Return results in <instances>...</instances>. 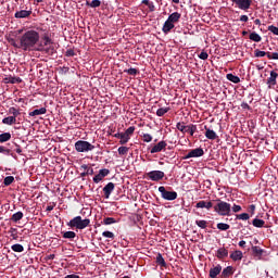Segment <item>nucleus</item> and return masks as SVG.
I'll return each instance as SVG.
<instances>
[{"label":"nucleus","instance_id":"55","mask_svg":"<svg viewBox=\"0 0 278 278\" xmlns=\"http://www.w3.org/2000/svg\"><path fill=\"white\" fill-rule=\"evenodd\" d=\"M268 30L274 35L278 36V27L271 25L268 27Z\"/></svg>","mask_w":278,"mask_h":278},{"label":"nucleus","instance_id":"64","mask_svg":"<svg viewBox=\"0 0 278 278\" xmlns=\"http://www.w3.org/2000/svg\"><path fill=\"white\" fill-rule=\"evenodd\" d=\"M65 278H79V276H77V275H75V274H72V275L65 276Z\"/></svg>","mask_w":278,"mask_h":278},{"label":"nucleus","instance_id":"19","mask_svg":"<svg viewBox=\"0 0 278 278\" xmlns=\"http://www.w3.org/2000/svg\"><path fill=\"white\" fill-rule=\"evenodd\" d=\"M229 255V251L225 248H219L216 253L218 260H225Z\"/></svg>","mask_w":278,"mask_h":278},{"label":"nucleus","instance_id":"37","mask_svg":"<svg viewBox=\"0 0 278 278\" xmlns=\"http://www.w3.org/2000/svg\"><path fill=\"white\" fill-rule=\"evenodd\" d=\"M9 114H12V116L13 117H18V116H21V111H18L16 108H14V106H11L10 109H9Z\"/></svg>","mask_w":278,"mask_h":278},{"label":"nucleus","instance_id":"10","mask_svg":"<svg viewBox=\"0 0 278 278\" xmlns=\"http://www.w3.org/2000/svg\"><path fill=\"white\" fill-rule=\"evenodd\" d=\"M203 155H205L203 148H195L191 150L186 156H184V160H190V157H203Z\"/></svg>","mask_w":278,"mask_h":278},{"label":"nucleus","instance_id":"27","mask_svg":"<svg viewBox=\"0 0 278 278\" xmlns=\"http://www.w3.org/2000/svg\"><path fill=\"white\" fill-rule=\"evenodd\" d=\"M3 125H16V118L13 116H8L2 119Z\"/></svg>","mask_w":278,"mask_h":278},{"label":"nucleus","instance_id":"6","mask_svg":"<svg viewBox=\"0 0 278 278\" xmlns=\"http://www.w3.org/2000/svg\"><path fill=\"white\" fill-rule=\"evenodd\" d=\"M75 151L77 153H88L89 151H94V146L88 141L78 140L74 144Z\"/></svg>","mask_w":278,"mask_h":278},{"label":"nucleus","instance_id":"8","mask_svg":"<svg viewBox=\"0 0 278 278\" xmlns=\"http://www.w3.org/2000/svg\"><path fill=\"white\" fill-rule=\"evenodd\" d=\"M159 192L161 193L162 199L165 201H175V199H177V192L167 191L166 187L164 186L159 187Z\"/></svg>","mask_w":278,"mask_h":278},{"label":"nucleus","instance_id":"62","mask_svg":"<svg viewBox=\"0 0 278 278\" xmlns=\"http://www.w3.org/2000/svg\"><path fill=\"white\" fill-rule=\"evenodd\" d=\"M214 207V203L212 201H206V210H212Z\"/></svg>","mask_w":278,"mask_h":278},{"label":"nucleus","instance_id":"60","mask_svg":"<svg viewBox=\"0 0 278 278\" xmlns=\"http://www.w3.org/2000/svg\"><path fill=\"white\" fill-rule=\"evenodd\" d=\"M148 8H149V12H155V4L153 2H150Z\"/></svg>","mask_w":278,"mask_h":278},{"label":"nucleus","instance_id":"54","mask_svg":"<svg viewBox=\"0 0 278 278\" xmlns=\"http://www.w3.org/2000/svg\"><path fill=\"white\" fill-rule=\"evenodd\" d=\"M267 58L269 60H278V53L277 52H275V53L267 52Z\"/></svg>","mask_w":278,"mask_h":278},{"label":"nucleus","instance_id":"7","mask_svg":"<svg viewBox=\"0 0 278 278\" xmlns=\"http://www.w3.org/2000/svg\"><path fill=\"white\" fill-rule=\"evenodd\" d=\"M176 128L178 129V131H181V134H190V136H194V134L197 132V125L194 124L185 126L184 122H178L176 124Z\"/></svg>","mask_w":278,"mask_h":278},{"label":"nucleus","instance_id":"53","mask_svg":"<svg viewBox=\"0 0 278 278\" xmlns=\"http://www.w3.org/2000/svg\"><path fill=\"white\" fill-rule=\"evenodd\" d=\"M66 58H75V50L68 49L65 52Z\"/></svg>","mask_w":278,"mask_h":278},{"label":"nucleus","instance_id":"28","mask_svg":"<svg viewBox=\"0 0 278 278\" xmlns=\"http://www.w3.org/2000/svg\"><path fill=\"white\" fill-rule=\"evenodd\" d=\"M23 212L18 211L15 214L12 215L11 220L12 223H18V220H23Z\"/></svg>","mask_w":278,"mask_h":278},{"label":"nucleus","instance_id":"49","mask_svg":"<svg viewBox=\"0 0 278 278\" xmlns=\"http://www.w3.org/2000/svg\"><path fill=\"white\" fill-rule=\"evenodd\" d=\"M232 2H233L240 10H244V0H232Z\"/></svg>","mask_w":278,"mask_h":278},{"label":"nucleus","instance_id":"30","mask_svg":"<svg viewBox=\"0 0 278 278\" xmlns=\"http://www.w3.org/2000/svg\"><path fill=\"white\" fill-rule=\"evenodd\" d=\"M11 249L14 251V253H23V251H25V248L21 243L13 244Z\"/></svg>","mask_w":278,"mask_h":278},{"label":"nucleus","instance_id":"18","mask_svg":"<svg viewBox=\"0 0 278 278\" xmlns=\"http://www.w3.org/2000/svg\"><path fill=\"white\" fill-rule=\"evenodd\" d=\"M255 211H256V205L252 204L248 206V213H244V219L248 220L251 217H253L255 214Z\"/></svg>","mask_w":278,"mask_h":278},{"label":"nucleus","instance_id":"39","mask_svg":"<svg viewBox=\"0 0 278 278\" xmlns=\"http://www.w3.org/2000/svg\"><path fill=\"white\" fill-rule=\"evenodd\" d=\"M265 55H268V52H264L263 50H260V49L254 50L255 58H265Z\"/></svg>","mask_w":278,"mask_h":278},{"label":"nucleus","instance_id":"31","mask_svg":"<svg viewBox=\"0 0 278 278\" xmlns=\"http://www.w3.org/2000/svg\"><path fill=\"white\" fill-rule=\"evenodd\" d=\"M265 224H266V222L263 220V219L255 218V219L252 220V225H253L254 227H257L258 229H261L262 227H264Z\"/></svg>","mask_w":278,"mask_h":278},{"label":"nucleus","instance_id":"57","mask_svg":"<svg viewBox=\"0 0 278 278\" xmlns=\"http://www.w3.org/2000/svg\"><path fill=\"white\" fill-rule=\"evenodd\" d=\"M0 153H4L5 155H10V149H5V147L0 146Z\"/></svg>","mask_w":278,"mask_h":278},{"label":"nucleus","instance_id":"13","mask_svg":"<svg viewBox=\"0 0 278 278\" xmlns=\"http://www.w3.org/2000/svg\"><path fill=\"white\" fill-rule=\"evenodd\" d=\"M114 188H116L114 182H109L106 186H104L103 188L104 199H110V195L112 194V192H114Z\"/></svg>","mask_w":278,"mask_h":278},{"label":"nucleus","instance_id":"42","mask_svg":"<svg viewBox=\"0 0 278 278\" xmlns=\"http://www.w3.org/2000/svg\"><path fill=\"white\" fill-rule=\"evenodd\" d=\"M195 225H198V227H200V229H206L207 228V220H195Z\"/></svg>","mask_w":278,"mask_h":278},{"label":"nucleus","instance_id":"1","mask_svg":"<svg viewBox=\"0 0 278 278\" xmlns=\"http://www.w3.org/2000/svg\"><path fill=\"white\" fill-rule=\"evenodd\" d=\"M22 51H34V48L40 42V33L30 29L25 31L21 37Z\"/></svg>","mask_w":278,"mask_h":278},{"label":"nucleus","instance_id":"14","mask_svg":"<svg viewBox=\"0 0 278 278\" xmlns=\"http://www.w3.org/2000/svg\"><path fill=\"white\" fill-rule=\"evenodd\" d=\"M277 78H278V73L276 71H270L269 77L267 79V85L269 86V88H271V86L277 85Z\"/></svg>","mask_w":278,"mask_h":278},{"label":"nucleus","instance_id":"45","mask_svg":"<svg viewBox=\"0 0 278 278\" xmlns=\"http://www.w3.org/2000/svg\"><path fill=\"white\" fill-rule=\"evenodd\" d=\"M88 175H94V169L92 167L86 169L80 174V177H88Z\"/></svg>","mask_w":278,"mask_h":278},{"label":"nucleus","instance_id":"32","mask_svg":"<svg viewBox=\"0 0 278 278\" xmlns=\"http://www.w3.org/2000/svg\"><path fill=\"white\" fill-rule=\"evenodd\" d=\"M9 140H12V134L4 132L0 135V143L8 142Z\"/></svg>","mask_w":278,"mask_h":278},{"label":"nucleus","instance_id":"24","mask_svg":"<svg viewBox=\"0 0 278 278\" xmlns=\"http://www.w3.org/2000/svg\"><path fill=\"white\" fill-rule=\"evenodd\" d=\"M242 257L243 254L240 250H237L230 254V260H232L233 262H239L240 260H242Z\"/></svg>","mask_w":278,"mask_h":278},{"label":"nucleus","instance_id":"61","mask_svg":"<svg viewBox=\"0 0 278 278\" xmlns=\"http://www.w3.org/2000/svg\"><path fill=\"white\" fill-rule=\"evenodd\" d=\"M251 0H244V10L247 11V9H250L251 7Z\"/></svg>","mask_w":278,"mask_h":278},{"label":"nucleus","instance_id":"52","mask_svg":"<svg viewBox=\"0 0 278 278\" xmlns=\"http://www.w3.org/2000/svg\"><path fill=\"white\" fill-rule=\"evenodd\" d=\"M195 207L199 210V208H201V210H203V208H205L206 210V201H199L197 204H195Z\"/></svg>","mask_w":278,"mask_h":278},{"label":"nucleus","instance_id":"51","mask_svg":"<svg viewBox=\"0 0 278 278\" xmlns=\"http://www.w3.org/2000/svg\"><path fill=\"white\" fill-rule=\"evenodd\" d=\"M142 140L143 142H151L153 140V136H151L150 134H143Z\"/></svg>","mask_w":278,"mask_h":278},{"label":"nucleus","instance_id":"58","mask_svg":"<svg viewBox=\"0 0 278 278\" xmlns=\"http://www.w3.org/2000/svg\"><path fill=\"white\" fill-rule=\"evenodd\" d=\"M241 211H242V206H240V205H238V204H235V205L232 206V212L238 213V212H241Z\"/></svg>","mask_w":278,"mask_h":278},{"label":"nucleus","instance_id":"5","mask_svg":"<svg viewBox=\"0 0 278 278\" xmlns=\"http://www.w3.org/2000/svg\"><path fill=\"white\" fill-rule=\"evenodd\" d=\"M89 225H90V219L89 218L83 219L81 216H76L67 223V227H71V229H79V230L86 229V227H88Z\"/></svg>","mask_w":278,"mask_h":278},{"label":"nucleus","instance_id":"23","mask_svg":"<svg viewBox=\"0 0 278 278\" xmlns=\"http://www.w3.org/2000/svg\"><path fill=\"white\" fill-rule=\"evenodd\" d=\"M205 137L208 140H216V138H218V136L216 135V131L205 127Z\"/></svg>","mask_w":278,"mask_h":278},{"label":"nucleus","instance_id":"15","mask_svg":"<svg viewBox=\"0 0 278 278\" xmlns=\"http://www.w3.org/2000/svg\"><path fill=\"white\" fill-rule=\"evenodd\" d=\"M256 174V166L252 161H250V166L245 169V175L248 178H253Z\"/></svg>","mask_w":278,"mask_h":278},{"label":"nucleus","instance_id":"17","mask_svg":"<svg viewBox=\"0 0 278 278\" xmlns=\"http://www.w3.org/2000/svg\"><path fill=\"white\" fill-rule=\"evenodd\" d=\"M15 18H29L31 16V10H21L15 12Z\"/></svg>","mask_w":278,"mask_h":278},{"label":"nucleus","instance_id":"3","mask_svg":"<svg viewBox=\"0 0 278 278\" xmlns=\"http://www.w3.org/2000/svg\"><path fill=\"white\" fill-rule=\"evenodd\" d=\"M215 204L213 206L214 212L218 214L219 216H230L231 215V204L217 199L215 200Z\"/></svg>","mask_w":278,"mask_h":278},{"label":"nucleus","instance_id":"29","mask_svg":"<svg viewBox=\"0 0 278 278\" xmlns=\"http://www.w3.org/2000/svg\"><path fill=\"white\" fill-rule=\"evenodd\" d=\"M63 238L65 240H75V238H77V233H75V231H65L63 232Z\"/></svg>","mask_w":278,"mask_h":278},{"label":"nucleus","instance_id":"41","mask_svg":"<svg viewBox=\"0 0 278 278\" xmlns=\"http://www.w3.org/2000/svg\"><path fill=\"white\" fill-rule=\"evenodd\" d=\"M134 131H136V127H135V126H130V127L124 132V135H126V138H128V140H130V136H132Z\"/></svg>","mask_w":278,"mask_h":278},{"label":"nucleus","instance_id":"4","mask_svg":"<svg viewBox=\"0 0 278 278\" xmlns=\"http://www.w3.org/2000/svg\"><path fill=\"white\" fill-rule=\"evenodd\" d=\"M181 20V13L174 12L169 14L167 21L164 23L162 31L163 34H169L172 29H175V23H179Z\"/></svg>","mask_w":278,"mask_h":278},{"label":"nucleus","instance_id":"20","mask_svg":"<svg viewBox=\"0 0 278 278\" xmlns=\"http://www.w3.org/2000/svg\"><path fill=\"white\" fill-rule=\"evenodd\" d=\"M220 270H223V267L220 265H217L210 269V277L216 278L218 275H220Z\"/></svg>","mask_w":278,"mask_h":278},{"label":"nucleus","instance_id":"56","mask_svg":"<svg viewBox=\"0 0 278 278\" xmlns=\"http://www.w3.org/2000/svg\"><path fill=\"white\" fill-rule=\"evenodd\" d=\"M199 58H200V60H207V58H210V54H207V52H205V51H202L199 54Z\"/></svg>","mask_w":278,"mask_h":278},{"label":"nucleus","instance_id":"48","mask_svg":"<svg viewBox=\"0 0 278 278\" xmlns=\"http://www.w3.org/2000/svg\"><path fill=\"white\" fill-rule=\"evenodd\" d=\"M255 122L254 121H248V129L251 134L254 132V129H255Z\"/></svg>","mask_w":278,"mask_h":278},{"label":"nucleus","instance_id":"25","mask_svg":"<svg viewBox=\"0 0 278 278\" xmlns=\"http://www.w3.org/2000/svg\"><path fill=\"white\" fill-rule=\"evenodd\" d=\"M251 252L253 256L261 257L263 255V249L260 247H252Z\"/></svg>","mask_w":278,"mask_h":278},{"label":"nucleus","instance_id":"34","mask_svg":"<svg viewBox=\"0 0 278 278\" xmlns=\"http://www.w3.org/2000/svg\"><path fill=\"white\" fill-rule=\"evenodd\" d=\"M226 78L228 79V81H232V84H240V77L233 74H227Z\"/></svg>","mask_w":278,"mask_h":278},{"label":"nucleus","instance_id":"44","mask_svg":"<svg viewBox=\"0 0 278 278\" xmlns=\"http://www.w3.org/2000/svg\"><path fill=\"white\" fill-rule=\"evenodd\" d=\"M102 223L103 225H114V223H116V219L114 217H105Z\"/></svg>","mask_w":278,"mask_h":278},{"label":"nucleus","instance_id":"11","mask_svg":"<svg viewBox=\"0 0 278 278\" xmlns=\"http://www.w3.org/2000/svg\"><path fill=\"white\" fill-rule=\"evenodd\" d=\"M166 147H168V143H166V141H160L150 149V153H162V151H164Z\"/></svg>","mask_w":278,"mask_h":278},{"label":"nucleus","instance_id":"36","mask_svg":"<svg viewBox=\"0 0 278 278\" xmlns=\"http://www.w3.org/2000/svg\"><path fill=\"white\" fill-rule=\"evenodd\" d=\"M249 39L252 40V41H255V42H260V41H262V36H260L256 33H251L249 35Z\"/></svg>","mask_w":278,"mask_h":278},{"label":"nucleus","instance_id":"38","mask_svg":"<svg viewBox=\"0 0 278 278\" xmlns=\"http://www.w3.org/2000/svg\"><path fill=\"white\" fill-rule=\"evenodd\" d=\"M167 112H170V108H161L156 111V116H164Z\"/></svg>","mask_w":278,"mask_h":278},{"label":"nucleus","instance_id":"12","mask_svg":"<svg viewBox=\"0 0 278 278\" xmlns=\"http://www.w3.org/2000/svg\"><path fill=\"white\" fill-rule=\"evenodd\" d=\"M108 175H110V169H100L99 174L93 177V182L99 184L100 181H103L104 177H108Z\"/></svg>","mask_w":278,"mask_h":278},{"label":"nucleus","instance_id":"33","mask_svg":"<svg viewBox=\"0 0 278 278\" xmlns=\"http://www.w3.org/2000/svg\"><path fill=\"white\" fill-rule=\"evenodd\" d=\"M86 5L88 8H101V0H92L91 2L87 1Z\"/></svg>","mask_w":278,"mask_h":278},{"label":"nucleus","instance_id":"21","mask_svg":"<svg viewBox=\"0 0 278 278\" xmlns=\"http://www.w3.org/2000/svg\"><path fill=\"white\" fill-rule=\"evenodd\" d=\"M114 138L119 139V144H127L129 139L126 137L125 132H117L114 135Z\"/></svg>","mask_w":278,"mask_h":278},{"label":"nucleus","instance_id":"22","mask_svg":"<svg viewBox=\"0 0 278 278\" xmlns=\"http://www.w3.org/2000/svg\"><path fill=\"white\" fill-rule=\"evenodd\" d=\"M42 114H47V108L36 109L28 113V116H41Z\"/></svg>","mask_w":278,"mask_h":278},{"label":"nucleus","instance_id":"47","mask_svg":"<svg viewBox=\"0 0 278 278\" xmlns=\"http://www.w3.org/2000/svg\"><path fill=\"white\" fill-rule=\"evenodd\" d=\"M117 151H118L119 155H127V153H129V148L119 147Z\"/></svg>","mask_w":278,"mask_h":278},{"label":"nucleus","instance_id":"16","mask_svg":"<svg viewBox=\"0 0 278 278\" xmlns=\"http://www.w3.org/2000/svg\"><path fill=\"white\" fill-rule=\"evenodd\" d=\"M155 262L161 269L168 268V264H166V261L164 260V256H162V253L156 254Z\"/></svg>","mask_w":278,"mask_h":278},{"label":"nucleus","instance_id":"43","mask_svg":"<svg viewBox=\"0 0 278 278\" xmlns=\"http://www.w3.org/2000/svg\"><path fill=\"white\" fill-rule=\"evenodd\" d=\"M229 228H230L229 224H225V223L217 224V229H219V231H227V229Z\"/></svg>","mask_w":278,"mask_h":278},{"label":"nucleus","instance_id":"9","mask_svg":"<svg viewBox=\"0 0 278 278\" xmlns=\"http://www.w3.org/2000/svg\"><path fill=\"white\" fill-rule=\"evenodd\" d=\"M146 177L151 181H162L164 179V172L162 170H152L146 174Z\"/></svg>","mask_w":278,"mask_h":278},{"label":"nucleus","instance_id":"35","mask_svg":"<svg viewBox=\"0 0 278 278\" xmlns=\"http://www.w3.org/2000/svg\"><path fill=\"white\" fill-rule=\"evenodd\" d=\"M9 42L15 49H23V47L21 46V37H20L18 41H16L15 39L11 38V39H9Z\"/></svg>","mask_w":278,"mask_h":278},{"label":"nucleus","instance_id":"59","mask_svg":"<svg viewBox=\"0 0 278 278\" xmlns=\"http://www.w3.org/2000/svg\"><path fill=\"white\" fill-rule=\"evenodd\" d=\"M11 84H21L23 81V79H21V77H17V78H12L11 80Z\"/></svg>","mask_w":278,"mask_h":278},{"label":"nucleus","instance_id":"26","mask_svg":"<svg viewBox=\"0 0 278 278\" xmlns=\"http://www.w3.org/2000/svg\"><path fill=\"white\" fill-rule=\"evenodd\" d=\"M230 275H233V267L232 266H228V267L223 269L222 277L227 278V277H230Z\"/></svg>","mask_w":278,"mask_h":278},{"label":"nucleus","instance_id":"2","mask_svg":"<svg viewBox=\"0 0 278 278\" xmlns=\"http://www.w3.org/2000/svg\"><path fill=\"white\" fill-rule=\"evenodd\" d=\"M38 51H43L47 55H53L58 53L55 47L53 46V39H51V33L49 30H45L41 34V43L39 45Z\"/></svg>","mask_w":278,"mask_h":278},{"label":"nucleus","instance_id":"40","mask_svg":"<svg viewBox=\"0 0 278 278\" xmlns=\"http://www.w3.org/2000/svg\"><path fill=\"white\" fill-rule=\"evenodd\" d=\"M14 184V176H7L3 180L4 186H12Z\"/></svg>","mask_w":278,"mask_h":278},{"label":"nucleus","instance_id":"63","mask_svg":"<svg viewBox=\"0 0 278 278\" xmlns=\"http://www.w3.org/2000/svg\"><path fill=\"white\" fill-rule=\"evenodd\" d=\"M46 260H48V261L55 260V254H50V255L46 256Z\"/></svg>","mask_w":278,"mask_h":278},{"label":"nucleus","instance_id":"50","mask_svg":"<svg viewBox=\"0 0 278 278\" xmlns=\"http://www.w3.org/2000/svg\"><path fill=\"white\" fill-rule=\"evenodd\" d=\"M102 236H103V238H111V240H114V238H115L114 232L108 231V230L103 231Z\"/></svg>","mask_w":278,"mask_h":278},{"label":"nucleus","instance_id":"46","mask_svg":"<svg viewBox=\"0 0 278 278\" xmlns=\"http://www.w3.org/2000/svg\"><path fill=\"white\" fill-rule=\"evenodd\" d=\"M124 73H127L128 75H132L134 77H136V75H138V70L130 67L128 70H125Z\"/></svg>","mask_w":278,"mask_h":278}]
</instances>
